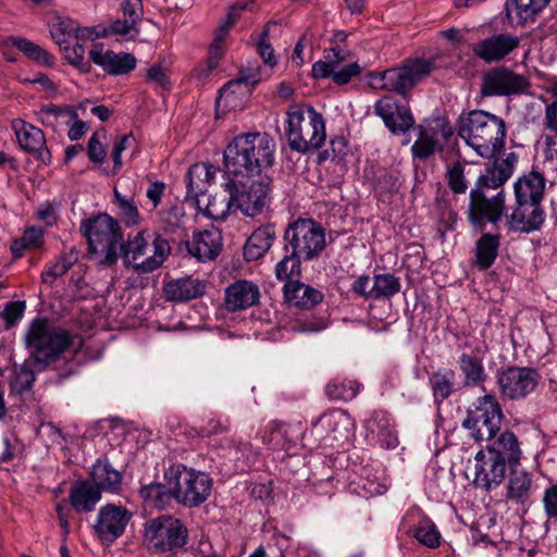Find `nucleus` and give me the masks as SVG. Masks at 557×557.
<instances>
[{"mask_svg":"<svg viewBox=\"0 0 557 557\" xmlns=\"http://www.w3.org/2000/svg\"><path fill=\"white\" fill-rule=\"evenodd\" d=\"M24 342L32 358L42 367L69 361L83 347V338L78 334L45 318H36L29 323Z\"/></svg>","mask_w":557,"mask_h":557,"instance_id":"1","label":"nucleus"},{"mask_svg":"<svg viewBox=\"0 0 557 557\" xmlns=\"http://www.w3.org/2000/svg\"><path fill=\"white\" fill-rule=\"evenodd\" d=\"M274 140L267 133L236 136L224 150V165L234 177L261 176L274 162Z\"/></svg>","mask_w":557,"mask_h":557,"instance_id":"2","label":"nucleus"},{"mask_svg":"<svg viewBox=\"0 0 557 557\" xmlns=\"http://www.w3.org/2000/svg\"><path fill=\"white\" fill-rule=\"evenodd\" d=\"M458 134L476 154L491 159L504 147L506 124L495 114L473 110L459 119Z\"/></svg>","mask_w":557,"mask_h":557,"instance_id":"3","label":"nucleus"},{"mask_svg":"<svg viewBox=\"0 0 557 557\" xmlns=\"http://www.w3.org/2000/svg\"><path fill=\"white\" fill-rule=\"evenodd\" d=\"M284 134L292 150L307 153L320 149L326 139L325 121L310 106L292 104L287 108Z\"/></svg>","mask_w":557,"mask_h":557,"instance_id":"4","label":"nucleus"},{"mask_svg":"<svg viewBox=\"0 0 557 557\" xmlns=\"http://www.w3.org/2000/svg\"><path fill=\"white\" fill-rule=\"evenodd\" d=\"M121 252L125 267L146 274L164 263L171 253V246L161 234L141 230L135 235H128L121 246Z\"/></svg>","mask_w":557,"mask_h":557,"instance_id":"5","label":"nucleus"},{"mask_svg":"<svg viewBox=\"0 0 557 557\" xmlns=\"http://www.w3.org/2000/svg\"><path fill=\"white\" fill-rule=\"evenodd\" d=\"M164 476L173 497L188 508L198 507L211 495L213 480L206 472L174 463L164 471Z\"/></svg>","mask_w":557,"mask_h":557,"instance_id":"6","label":"nucleus"},{"mask_svg":"<svg viewBox=\"0 0 557 557\" xmlns=\"http://www.w3.org/2000/svg\"><path fill=\"white\" fill-rule=\"evenodd\" d=\"M434 70L430 60H407L403 66L372 73L369 85L375 89H385L406 95L414 85L424 79Z\"/></svg>","mask_w":557,"mask_h":557,"instance_id":"7","label":"nucleus"},{"mask_svg":"<svg viewBox=\"0 0 557 557\" xmlns=\"http://www.w3.org/2000/svg\"><path fill=\"white\" fill-rule=\"evenodd\" d=\"M504 413L497 398L484 395L468 409L462 426L476 442L493 440L500 430Z\"/></svg>","mask_w":557,"mask_h":557,"instance_id":"8","label":"nucleus"},{"mask_svg":"<svg viewBox=\"0 0 557 557\" xmlns=\"http://www.w3.org/2000/svg\"><path fill=\"white\" fill-rule=\"evenodd\" d=\"M269 180L263 176L234 177L224 184V191L234 201L235 210L253 218L260 214L267 205Z\"/></svg>","mask_w":557,"mask_h":557,"instance_id":"9","label":"nucleus"},{"mask_svg":"<svg viewBox=\"0 0 557 557\" xmlns=\"http://www.w3.org/2000/svg\"><path fill=\"white\" fill-rule=\"evenodd\" d=\"M84 234L89 252L98 255L102 263L112 264L117 260L122 234L115 220L108 214H100L85 223Z\"/></svg>","mask_w":557,"mask_h":557,"instance_id":"10","label":"nucleus"},{"mask_svg":"<svg viewBox=\"0 0 557 557\" xmlns=\"http://www.w3.org/2000/svg\"><path fill=\"white\" fill-rule=\"evenodd\" d=\"M285 250L309 261L318 258L325 249V231L312 219H297L284 233Z\"/></svg>","mask_w":557,"mask_h":557,"instance_id":"11","label":"nucleus"},{"mask_svg":"<svg viewBox=\"0 0 557 557\" xmlns=\"http://www.w3.org/2000/svg\"><path fill=\"white\" fill-rule=\"evenodd\" d=\"M187 530L181 520L161 516L145 524L144 543L153 553H163L186 544Z\"/></svg>","mask_w":557,"mask_h":557,"instance_id":"12","label":"nucleus"},{"mask_svg":"<svg viewBox=\"0 0 557 557\" xmlns=\"http://www.w3.org/2000/svg\"><path fill=\"white\" fill-rule=\"evenodd\" d=\"M506 211V193L474 187L469 194L468 220L473 227L484 228L487 223L497 224Z\"/></svg>","mask_w":557,"mask_h":557,"instance_id":"13","label":"nucleus"},{"mask_svg":"<svg viewBox=\"0 0 557 557\" xmlns=\"http://www.w3.org/2000/svg\"><path fill=\"white\" fill-rule=\"evenodd\" d=\"M355 422L342 409L324 412L312 423V433L326 446L343 445L354 435Z\"/></svg>","mask_w":557,"mask_h":557,"instance_id":"14","label":"nucleus"},{"mask_svg":"<svg viewBox=\"0 0 557 557\" xmlns=\"http://www.w3.org/2000/svg\"><path fill=\"white\" fill-rule=\"evenodd\" d=\"M540 380L539 371L533 368L509 367L498 374L497 384L504 397L522 399L535 391Z\"/></svg>","mask_w":557,"mask_h":557,"instance_id":"15","label":"nucleus"},{"mask_svg":"<svg viewBox=\"0 0 557 557\" xmlns=\"http://www.w3.org/2000/svg\"><path fill=\"white\" fill-rule=\"evenodd\" d=\"M529 87L528 78L521 74L515 73L512 70L498 66L487 71L482 77L481 95L485 97L492 96H509L521 94Z\"/></svg>","mask_w":557,"mask_h":557,"instance_id":"16","label":"nucleus"},{"mask_svg":"<svg viewBox=\"0 0 557 557\" xmlns=\"http://www.w3.org/2000/svg\"><path fill=\"white\" fill-rule=\"evenodd\" d=\"M545 218L542 202L515 200L506 224L510 232L529 234L541 230Z\"/></svg>","mask_w":557,"mask_h":557,"instance_id":"17","label":"nucleus"},{"mask_svg":"<svg viewBox=\"0 0 557 557\" xmlns=\"http://www.w3.org/2000/svg\"><path fill=\"white\" fill-rule=\"evenodd\" d=\"M507 465L495 453L481 449L474 456V479L478 487L490 491L502 484L506 478Z\"/></svg>","mask_w":557,"mask_h":557,"instance_id":"18","label":"nucleus"},{"mask_svg":"<svg viewBox=\"0 0 557 557\" xmlns=\"http://www.w3.org/2000/svg\"><path fill=\"white\" fill-rule=\"evenodd\" d=\"M12 128L23 150L45 164L52 161V156L47 147L44 132L24 120L12 121Z\"/></svg>","mask_w":557,"mask_h":557,"instance_id":"19","label":"nucleus"},{"mask_svg":"<svg viewBox=\"0 0 557 557\" xmlns=\"http://www.w3.org/2000/svg\"><path fill=\"white\" fill-rule=\"evenodd\" d=\"M519 45V37L507 33H500L474 44L472 51L475 57L484 62L494 63L505 59L509 53L517 49Z\"/></svg>","mask_w":557,"mask_h":557,"instance_id":"20","label":"nucleus"},{"mask_svg":"<svg viewBox=\"0 0 557 557\" xmlns=\"http://www.w3.org/2000/svg\"><path fill=\"white\" fill-rule=\"evenodd\" d=\"M132 513L124 507L106 505L99 510L96 532L106 540H115L123 534Z\"/></svg>","mask_w":557,"mask_h":557,"instance_id":"21","label":"nucleus"},{"mask_svg":"<svg viewBox=\"0 0 557 557\" xmlns=\"http://www.w3.org/2000/svg\"><path fill=\"white\" fill-rule=\"evenodd\" d=\"M375 113L384 121L386 127L394 134L408 131L413 119L405 106H399L389 97H384L375 103Z\"/></svg>","mask_w":557,"mask_h":557,"instance_id":"22","label":"nucleus"},{"mask_svg":"<svg viewBox=\"0 0 557 557\" xmlns=\"http://www.w3.org/2000/svg\"><path fill=\"white\" fill-rule=\"evenodd\" d=\"M253 2H238L234 4L227 14L225 22L215 30L214 38L209 47L208 67L213 70L222 59L225 51V39L228 29L239 18L240 13L245 10L252 11Z\"/></svg>","mask_w":557,"mask_h":557,"instance_id":"23","label":"nucleus"},{"mask_svg":"<svg viewBox=\"0 0 557 557\" xmlns=\"http://www.w3.org/2000/svg\"><path fill=\"white\" fill-rule=\"evenodd\" d=\"M364 428L369 441L377 443L382 448L392 449L398 445V437L387 412L374 411L366 420Z\"/></svg>","mask_w":557,"mask_h":557,"instance_id":"24","label":"nucleus"},{"mask_svg":"<svg viewBox=\"0 0 557 557\" xmlns=\"http://www.w3.org/2000/svg\"><path fill=\"white\" fill-rule=\"evenodd\" d=\"M516 163L517 156L513 152L508 153L504 158L496 159L478 178L475 187L486 190L500 188L512 176Z\"/></svg>","mask_w":557,"mask_h":557,"instance_id":"25","label":"nucleus"},{"mask_svg":"<svg viewBox=\"0 0 557 557\" xmlns=\"http://www.w3.org/2000/svg\"><path fill=\"white\" fill-rule=\"evenodd\" d=\"M189 219L186 216L182 207L174 206L160 212V232L169 243L184 244L188 238L187 223Z\"/></svg>","mask_w":557,"mask_h":557,"instance_id":"26","label":"nucleus"},{"mask_svg":"<svg viewBox=\"0 0 557 557\" xmlns=\"http://www.w3.org/2000/svg\"><path fill=\"white\" fill-rule=\"evenodd\" d=\"M89 57L95 64L101 66L104 72L111 75L126 74L136 66V58L131 53L103 51L101 48L94 47L89 51Z\"/></svg>","mask_w":557,"mask_h":557,"instance_id":"27","label":"nucleus"},{"mask_svg":"<svg viewBox=\"0 0 557 557\" xmlns=\"http://www.w3.org/2000/svg\"><path fill=\"white\" fill-rule=\"evenodd\" d=\"M259 287L249 281L240 280L225 290L224 305L228 311L245 310L259 301Z\"/></svg>","mask_w":557,"mask_h":557,"instance_id":"28","label":"nucleus"},{"mask_svg":"<svg viewBox=\"0 0 557 557\" xmlns=\"http://www.w3.org/2000/svg\"><path fill=\"white\" fill-rule=\"evenodd\" d=\"M546 190V178L536 170L519 176L513 184L515 200L543 202Z\"/></svg>","mask_w":557,"mask_h":557,"instance_id":"29","label":"nucleus"},{"mask_svg":"<svg viewBox=\"0 0 557 557\" xmlns=\"http://www.w3.org/2000/svg\"><path fill=\"white\" fill-rule=\"evenodd\" d=\"M188 252L200 261L213 260L222 248V236L218 230L196 234L191 242L184 243Z\"/></svg>","mask_w":557,"mask_h":557,"instance_id":"30","label":"nucleus"},{"mask_svg":"<svg viewBox=\"0 0 557 557\" xmlns=\"http://www.w3.org/2000/svg\"><path fill=\"white\" fill-rule=\"evenodd\" d=\"M206 292V284L196 278L182 277L165 283L163 287L164 297L170 301H188L202 296Z\"/></svg>","mask_w":557,"mask_h":557,"instance_id":"31","label":"nucleus"},{"mask_svg":"<svg viewBox=\"0 0 557 557\" xmlns=\"http://www.w3.org/2000/svg\"><path fill=\"white\" fill-rule=\"evenodd\" d=\"M491 441V444L485 448L498 455L509 468H513L519 463L522 457V449L513 432L506 430Z\"/></svg>","mask_w":557,"mask_h":557,"instance_id":"32","label":"nucleus"},{"mask_svg":"<svg viewBox=\"0 0 557 557\" xmlns=\"http://www.w3.org/2000/svg\"><path fill=\"white\" fill-rule=\"evenodd\" d=\"M285 301L293 307L310 309L320 304L323 295L320 290L299 281L287 282L284 286Z\"/></svg>","mask_w":557,"mask_h":557,"instance_id":"33","label":"nucleus"},{"mask_svg":"<svg viewBox=\"0 0 557 557\" xmlns=\"http://www.w3.org/2000/svg\"><path fill=\"white\" fill-rule=\"evenodd\" d=\"M510 470L506 498L516 504L524 505L534 493L532 475L524 470H515L513 468H510Z\"/></svg>","mask_w":557,"mask_h":557,"instance_id":"34","label":"nucleus"},{"mask_svg":"<svg viewBox=\"0 0 557 557\" xmlns=\"http://www.w3.org/2000/svg\"><path fill=\"white\" fill-rule=\"evenodd\" d=\"M91 484L102 491L116 493L122 484V474L107 459H98L90 469Z\"/></svg>","mask_w":557,"mask_h":557,"instance_id":"35","label":"nucleus"},{"mask_svg":"<svg viewBox=\"0 0 557 557\" xmlns=\"http://www.w3.org/2000/svg\"><path fill=\"white\" fill-rule=\"evenodd\" d=\"M101 499L99 488L88 481H77L70 490V504L77 512H90Z\"/></svg>","mask_w":557,"mask_h":557,"instance_id":"36","label":"nucleus"},{"mask_svg":"<svg viewBox=\"0 0 557 557\" xmlns=\"http://www.w3.org/2000/svg\"><path fill=\"white\" fill-rule=\"evenodd\" d=\"M298 432L292 424L271 421L263 430L262 441L273 449H288Z\"/></svg>","mask_w":557,"mask_h":557,"instance_id":"37","label":"nucleus"},{"mask_svg":"<svg viewBox=\"0 0 557 557\" xmlns=\"http://www.w3.org/2000/svg\"><path fill=\"white\" fill-rule=\"evenodd\" d=\"M275 239V230L273 225H263L258 227L247 239L244 248V256L248 261L258 260L263 257L271 248Z\"/></svg>","mask_w":557,"mask_h":557,"instance_id":"38","label":"nucleus"},{"mask_svg":"<svg viewBox=\"0 0 557 557\" xmlns=\"http://www.w3.org/2000/svg\"><path fill=\"white\" fill-rule=\"evenodd\" d=\"M549 0H507V17L511 24H523L541 12Z\"/></svg>","mask_w":557,"mask_h":557,"instance_id":"39","label":"nucleus"},{"mask_svg":"<svg viewBox=\"0 0 557 557\" xmlns=\"http://www.w3.org/2000/svg\"><path fill=\"white\" fill-rule=\"evenodd\" d=\"M50 34L60 48H63V45H66L67 39L72 36L76 39H92L99 37V33H96L92 28H78L74 21L61 17H58L57 21L52 23Z\"/></svg>","mask_w":557,"mask_h":557,"instance_id":"40","label":"nucleus"},{"mask_svg":"<svg viewBox=\"0 0 557 557\" xmlns=\"http://www.w3.org/2000/svg\"><path fill=\"white\" fill-rule=\"evenodd\" d=\"M250 90L240 81H230L220 90L216 99L218 110L232 111L244 108Z\"/></svg>","mask_w":557,"mask_h":557,"instance_id":"41","label":"nucleus"},{"mask_svg":"<svg viewBox=\"0 0 557 557\" xmlns=\"http://www.w3.org/2000/svg\"><path fill=\"white\" fill-rule=\"evenodd\" d=\"M37 121L47 127L58 131L70 125L77 117V113L70 107L45 106L36 112Z\"/></svg>","mask_w":557,"mask_h":557,"instance_id":"42","label":"nucleus"},{"mask_svg":"<svg viewBox=\"0 0 557 557\" xmlns=\"http://www.w3.org/2000/svg\"><path fill=\"white\" fill-rule=\"evenodd\" d=\"M500 235L484 233L475 245L476 264L481 270L492 267L498 256Z\"/></svg>","mask_w":557,"mask_h":557,"instance_id":"43","label":"nucleus"},{"mask_svg":"<svg viewBox=\"0 0 557 557\" xmlns=\"http://www.w3.org/2000/svg\"><path fill=\"white\" fill-rule=\"evenodd\" d=\"M459 368L466 386H476L486 380L483 360L476 356L461 354Z\"/></svg>","mask_w":557,"mask_h":557,"instance_id":"44","label":"nucleus"},{"mask_svg":"<svg viewBox=\"0 0 557 557\" xmlns=\"http://www.w3.org/2000/svg\"><path fill=\"white\" fill-rule=\"evenodd\" d=\"M208 171L207 163H196L188 169L186 174L187 197L195 199L199 209H202L199 196L207 190Z\"/></svg>","mask_w":557,"mask_h":557,"instance_id":"45","label":"nucleus"},{"mask_svg":"<svg viewBox=\"0 0 557 557\" xmlns=\"http://www.w3.org/2000/svg\"><path fill=\"white\" fill-rule=\"evenodd\" d=\"M45 230L39 226L26 227L23 235L11 244V252L15 259L23 256L25 250L39 248L44 244Z\"/></svg>","mask_w":557,"mask_h":557,"instance_id":"46","label":"nucleus"},{"mask_svg":"<svg viewBox=\"0 0 557 557\" xmlns=\"http://www.w3.org/2000/svg\"><path fill=\"white\" fill-rule=\"evenodd\" d=\"M9 42H11L13 47L23 52L32 61L44 66H53V55L35 42L23 37H10Z\"/></svg>","mask_w":557,"mask_h":557,"instance_id":"47","label":"nucleus"},{"mask_svg":"<svg viewBox=\"0 0 557 557\" xmlns=\"http://www.w3.org/2000/svg\"><path fill=\"white\" fill-rule=\"evenodd\" d=\"M169 487L170 490L161 483H150L139 490V495L147 507L163 509L173 497L172 486Z\"/></svg>","mask_w":557,"mask_h":557,"instance_id":"48","label":"nucleus"},{"mask_svg":"<svg viewBox=\"0 0 557 557\" xmlns=\"http://www.w3.org/2000/svg\"><path fill=\"white\" fill-rule=\"evenodd\" d=\"M401 287L399 277L391 273L376 274L372 280V299H388L399 293Z\"/></svg>","mask_w":557,"mask_h":557,"instance_id":"49","label":"nucleus"},{"mask_svg":"<svg viewBox=\"0 0 557 557\" xmlns=\"http://www.w3.org/2000/svg\"><path fill=\"white\" fill-rule=\"evenodd\" d=\"M455 373L453 370H438L431 374L430 385L435 401L447 399L454 392Z\"/></svg>","mask_w":557,"mask_h":557,"instance_id":"50","label":"nucleus"},{"mask_svg":"<svg viewBox=\"0 0 557 557\" xmlns=\"http://www.w3.org/2000/svg\"><path fill=\"white\" fill-rule=\"evenodd\" d=\"M410 534L422 545L429 548H435L441 544V533L435 523L423 517L417 525L410 530Z\"/></svg>","mask_w":557,"mask_h":557,"instance_id":"51","label":"nucleus"},{"mask_svg":"<svg viewBox=\"0 0 557 557\" xmlns=\"http://www.w3.org/2000/svg\"><path fill=\"white\" fill-rule=\"evenodd\" d=\"M360 384L354 380L336 377L325 386L326 395L334 400H351L359 393Z\"/></svg>","mask_w":557,"mask_h":557,"instance_id":"52","label":"nucleus"},{"mask_svg":"<svg viewBox=\"0 0 557 557\" xmlns=\"http://www.w3.org/2000/svg\"><path fill=\"white\" fill-rule=\"evenodd\" d=\"M233 209L235 210L234 201L228 194L214 195L208 198L203 212L212 220H224Z\"/></svg>","mask_w":557,"mask_h":557,"instance_id":"53","label":"nucleus"},{"mask_svg":"<svg viewBox=\"0 0 557 557\" xmlns=\"http://www.w3.org/2000/svg\"><path fill=\"white\" fill-rule=\"evenodd\" d=\"M304 258L298 257L293 251L287 255L276 264L275 275L280 281L290 282V278L300 274V265Z\"/></svg>","mask_w":557,"mask_h":557,"instance_id":"54","label":"nucleus"},{"mask_svg":"<svg viewBox=\"0 0 557 557\" xmlns=\"http://www.w3.org/2000/svg\"><path fill=\"white\" fill-rule=\"evenodd\" d=\"M447 184L455 194H465L468 189V181L465 175V166L456 162L447 168Z\"/></svg>","mask_w":557,"mask_h":557,"instance_id":"55","label":"nucleus"},{"mask_svg":"<svg viewBox=\"0 0 557 557\" xmlns=\"http://www.w3.org/2000/svg\"><path fill=\"white\" fill-rule=\"evenodd\" d=\"M436 149L435 136L426 131H422L411 147L414 158L424 160L434 153Z\"/></svg>","mask_w":557,"mask_h":557,"instance_id":"56","label":"nucleus"},{"mask_svg":"<svg viewBox=\"0 0 557 557\" xmlns=\"http://www.w3.org/2000/svg\"><path fill=\"white\" fill-rule=\"evenodd\" d=\"M226 455L235 462H247L255 456V450L249 442L227 441Z\"/></svg>","mask_w":557,"mask_h":557,"instance_id":"57","label":"nucleus"},{"mask_svg":"<svg viewBox=\"0 0 557 557\" xmlns=\"http://www.w3.org/2000/svg\"><path fill=\"white\" fill-rule=\"evenodd\" d=\"M114 202L127 225H135L139 222V212L133 200L122 196L116 189L114 190Z\"/></svg>","mask_w":557,"mask_h":557,"instance_id":"58","label":"nucleus"},{"mask_svg":"<svg viewBox=\"0 0 557 557\" xmlns=\"http://www.w3.org/2000/svg\"><path fill=\"white\" fill-rule=\"evenodd\" d=\"M113 34L134 38L138 34L137 24L134 23L133 20H127L126 17L123 21L116 20L112 22L108 28H104L102 34L99 33V36H109Z\"/></svg>","mask_w":557,"mask_h":557,"instance_id":"59","label":"nucleus"},{"mask_svg":"<svg viewBox=\"0 0 557 557\" xmlns=\"http://www.w3.org/2000/svg\"><path fill=\"white\" fill-rule=\"evenodd\" d=\"M72 265V260L69 258L61 256L54 262L46 268V270L41 273V280L44 283L51 284L57 277L65 274Z\"/></svg>","mask_w":557,"mask_h":557,"instance_id":"60","label":"nucleus"},{"mask_svg":"<svg viewBox=\"0 0 557 557\" xmlns=\"http://www.w3.org/2000/svg\"><path fill=\"white\" fill-rule=\"evenodd\" d=\"M41 436L46 441L48 447L65 448L66 440L62 431L52 423H46L41 425Z\"/></svg>","mask_w":557,"mask_h":557,"instance_id":"61","label":"nucleus"},{"mask_svg":"<svg viewBox=\"0 0 557 557\" xmlns=\"http://www.w3.org/2000/svg\"><path fill=\"white\" fill-rule=\"evenodd\" d=\"M361 66L358 62L349 63L346 66L339 67L334 64V72L332 79L337 85H345L351 81L352 77H356L360 74Z\"/></svg>","mask_w":557,"mask_h":557,"instance_id":"62","label":"nucleus"},{"mask_svg":"<svg viewBox=\"0 0 557 557\" xmlns=\"http://www.w3.org/2000/svg\"><path fill=\"white\" fill-rule=\"evenodd\" d=\"M35 381V374L33 370L27 366H22L15 371L12 384L18 392H24L32 387Z\"/></svg>","mask_w":557,"mask_h":557,"instance_id":"63","label":"nucleus"},{"mask_svg":"<svg viewBox=\"0 0 557 557\" xmlns=\"http://www.w3.org/2000/svg\"><path fill=\"white\" fill-rule=\"evenodd\" d=\"M542 502L547 518L557 520V483L545 490Z\"/></svg>","mask_w":557,"mask_h":557,"instance_id":"64","label":"nucleus"}]
</instances>
